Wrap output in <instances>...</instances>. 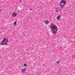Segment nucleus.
I'll return each instance as SVG.
<instances>
[{
	"instance_id": "7ed1b4c3",
	"label": "nucleus",
	"mask_w": 75,
	"mask_h": 75,
	"mask_svg": "<svg viewBox=\"0 0 75 75\" xmlns=\"http://www.w3.org/2000/svg\"><path fill=\"white\" fill-rule=\"evenodd\" d=\"M7 42V40L6 39H4L2 42L3 44H6Z\"/></svg>"
},
{
	"instance_id": "6e6552de",
	"label": "nucleus",
	"mask_w": 75,
	"mask_h": 75,
	"mask_svg": "<svg viewBox=\"0 0 75 75\" xmlns=\"http://www.w3.org/2000/svg\"><path fill=\"white\" fill-rule=\"evenodd\" d=\"M16 23H17V22H16H16H14V25H16V24H17Z\"/></svg>"
},
{
	"instance_id": "20e7f679",
	"label": "nucleus",
	"mask_w": 75,
	"mask_h": 75,
	"mask_svg": "<svg viewBox=\"0 0 75 75\" xmlns=\"http://www.w3.org/2000/svg\"><path fill=\"white\" fill-rule=\"evenodd\" d=\"M12 14L13 16V17H15V16H17L16 13H13Z\"/></svg>"
},
{
	"instance_id": "39448f33",
	"label": "nucleus",
	"mask_w": 75,
	"mask_h": 75,
	"mask_svg": "<svg viewBox=\"0 0 75 75\" xmlns=\"http://www.w3.org/2000/svg\"><path fill=\"white\" fill-rule=\"evenodd\" d=\"M57 18L58 20H59V19H60V18H61V16H57Z\"/></svg>"
},
{
	"instance_id": "1a4fd4ad",
	"label": "nucleus",
	"mask_w": 75,
	"mask_h": 75,
	"mask_svg": "<svg viewBox=\"0 0 75 75\" xmlns=\"http://www.w3.org/2000/svg\"><path fill=\"white\" fill-rule=\"evenodd\" d=\"M57 64H59V61H57Z\"/></svg>"
},
{
	"instance_id": "f257e3e1",
	"label": "nucleus",
	"mask_w": 75,
	"mask_h": 75,
	"mask_svg": "<svg viewBox=\"0 0 75 75\" xmlns=\"http://www.w3.org/2000/svg\"><path fill=\"white\" fill-rule=\"evenodd\" d=\"M50 28L52 32L53 33H55L57 31V27L55 25H52L50 27Z\"/></svg>"
},
{
	"instance_id": "9d476101",
	"label": "nucleus",
	"mask_w": 75,
	"mask_h": 75,
	"mask_svg": "<svg viewBox=\"0 0 75 75\" xmlns=\"http://www.w3.org/2000/svg\"><path fill=\"white\" fill-rule=\"evenodd\" d=\"M24 67H27V65H26V64H24Z\"/></svg>"
},
{
	"instance_id": "0eeeda50",
	"label": "nucleus",
	"mask_w": 75,
	"mask_h": 75,
	"mask_svg": "<svg viewBox=\"0 0 75 75\" xmlns=\"http://www.w3.org/2000/svg\"><path fill=\"white\" fill-rule=\"evenodd\" d=\"M25 69H24L22 70L23 72H25Z\"/></svg>"
},
{
	"instance_id": "423d86ee",
	"label": "nucleus",
	"mask_w": 75,
	"mask_h": 75,
	"mask_svg": "<svg viewBox=\"0 0 75 75\" xmlns=\"http://www.w3.org/2000/svg\"><path fill=\"white\" fill-rule=\"evenodd\" d=\"M45 24H48V21H45Z\"/></svg>"
},
{
	"instance_id": "f03ea898",
	"label": "nucleus",
	"mask_w": 75,
	"mask_h": 75,
	"mask_svg": "<svg viewBox=\"0 0 75 75\" xmlns=\"http://www.w3.org/2000/svg\"><path fill=\"white\" fill-rule=\"evenodd\" d=\"M66 3V1L65 0H62L60 2V4L62 6H64Z\"/></svg>"
}]
</instances>
